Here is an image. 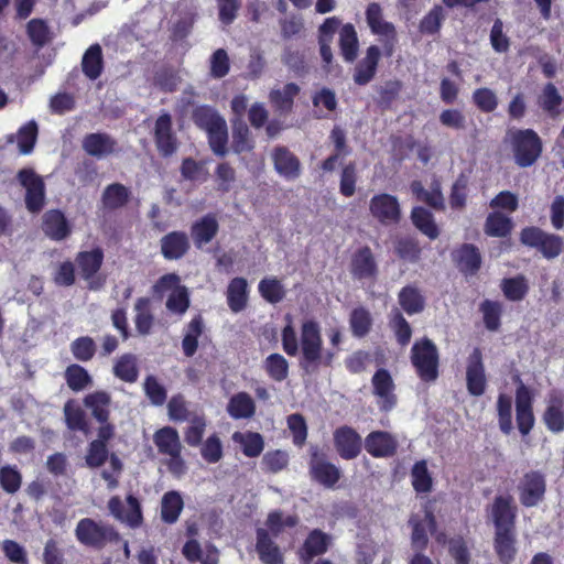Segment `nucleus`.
I'll return each mask as SVG.
<instances>
[{
	"instance_id": "f257e3e1",
	"label": "nucleus",
	"mask_w": 564,
	"mask_h": 564,
	"mask_svg": "<svg viewBox=\"0 0 564 564\" xmlns=\"http://www.w3.org/2000/svg\"><path fill=\"white\" fill-rule=\"evenodd\" d=\"M301 357L299 366L307 375H313L323 367H332L335 352L324 350L319 324L306 319L301 325L300 334Z\"/></svg>"
},
{
	"instance_id": "f03ea898",
	"label": "nucleus",
	"mask_w": 564,
	"mask_h": 564,
	"mask_svg": "<svg viewBox=\"0 0 564 564\" xmlns=\"http://www.w3.org/2000/svg\"><path fill=\"white\" fill-rule=\"evenodd\" d=\"M299 517L296 514H289L283 517L282 511L274 510L268 514L265 524L268 530H257V544L256 549L260 560L264 564H283V555L280 552L279 546L270 538V533L273 536H279L284 528H294L299 524Z\"/></svg>"
},
{
	"instance_id": "7ed1b4c3",
	"label": "nucleus",
	"mask_w": 564,
	"mask_h": 564,
	"mask_svg": "<svg viewBox=\"0 0 564 564\" xmlns=\"http://www.w3.org/2000/svg\"><path fill=\"white\" fill-rule=\"evenodd\" d=\"M514 163L521 167L534 165L543 152V141L533 129H516L508 132Z\"/></svg>"
},
{
	"instance_id": "20e7f679",
	"label": "nucleus",
	"mask_w": 564,
	"mask_h": 564,
	"mask_svg": "<svg viewBox=\"0 0 564 564\" xmlns=\"http://www.w3.org/2000/svg\"><path fill=\"white\" fill-rule=\"evenodd\" d=\"M411 364L421 381L430 383L440 376V354L432 339L415 340L410 354Z\"/></svg>"
},
{
	"instance_id": "39448f33",
	"label": "nucleus",
	"mask_w": 564,
	"mask_h": 564,
	"mask_svg": "<svg viewBox=\"0 0 564 564\" xmlns=\"http://www.w3.org/2000/svg\"><path fill=\"white\" fill-rule=\"evenodd\" d=\"M75 535L80 544L97 550H101L109 542H116L119 539V533L112 525L98 523L90 518H83L78 521Z\"/></svg>"
},
{
	"instance_id": "423d86ee",
	"label": "nucleus",
	"mask_w": 564,
	"mask_h": 564,
	"mask_svg": "<svg viewBox=\"0 0 564 564\" xmlns=\"http://www.w3.org/2000/svg\"><path fill=\"white\" fill-rule=\"evenodd\" d=\"M366 21L372 34L377 35L386 57L394 54L398 43V33L393 23L383 19L379 3L372 2L366 9Z\"/></svg>"
},
{
	"instance_id": "0eeeda50",
	"label": "nucleus",
	"mask_w": 564,
	"mask_h": 564,
	"mask_svg": "<svg viewBox=\"0 0 564 564\" xmlns=\"http://www.w3.org/2000/svg\"><path fill=\"white\" fill-rule=\"evenodd\" d=\"M366 21L372 34L377 35L386 57L394 54L398 43V33L393 23L383 19L379 3L372 2L366 9Z\"/></svg>"
},
{
	"instance_id": "6e6552de",
	"label": "nucleus",
	"mask_w": 564,
	"mask_h": 564,
	"mask_svg": "<svg viewBox=\"0 0 564 564\" xmlns=\"http://www.w3.org/2000/svg\"><path fill=\"white\" fill-rule=\"evenodd\" d=\"M520 241L529 248L536 249L547 260L557 258L564 250V240L561 236L535 226L524 227L520 232Z\"/></svg>"
},
{
	"instance_id": "1a4fd4ad",
	"label": "nucleus",
	"mask_w": 564,
	"mask_h": 564,
	"mask_svg": "<svg viewBox=\"0 0 564 564\" xmlns=\"http://www.w3.org/2000/svg\"><path fill=\"white\" fill-rule=\"evenodd\" d=\"M19 184L25 189V208L31 214H39L46 203L44 180L31 167H23L17 173Z\"/></svg>"
},
{
	"instance_id": "9d476101",
	"label": "nucleus",
	"mask_w": 564,
	"mask_h": 564,
	"mask_svg": "<svg viewBox=\"0 0 564 564\" xmlns=\"http://www.w3.org/2000/svg\"><path fill=\"white\" fill-rule=\"evenodd\" d=\"M308 452V473L312 480L325 488H334L341 477L340 468L328 462L327 454L318 445H311Z\"/></svg>"
},
{
	"instance_id": "9b49d317",
	"label": "nucleus",
	"mask_w": 564,
	"mask_h": 564,
	"mask_svg": "<svg viewBox=\"0 0 564 564\" xmlns=\"http://www.w3.org/2000/svg\"><path fill=\"white\" fill-rule=\"evenodd\" d=\"M517 490L520 503L525 508L536 507L546 492L545 475L540 470H529L520 478Z\"/></svg>"
},
{
	"instance_id": "f8f14e48",
	"label": "nucleus",
	"mask_w": 564,
	"mask_h": 564,
	"mask_svg": "<svg viewBox=\"0 0 564 564\" xmlns=\"http://www.w3.org/2000/svg\"><path fill=\"white\" fill-rule=\"evenodd\" d=\"M519 384L516 389V422L519 432L522 436L528 435L535 423L533 413L534 395L519 377H517Z\"/></svg>"
},
{
	"instance_id": "ddd939ff",
	"label": "nucleus",
	"mask_w": 564,
	"mask_h": 564,
	"mask_svg": "<svg viewBox=\"0 0 564 564\" xmlns=\"http://www.w3.org/2000/svg\"><path fill=\"white\" fill-rule=\"evenodd\" d=\"M153 140L162 158H171L176 153L180 142L173 130V120L169 112H163L156 118L153 128Z\"/></svg>"
},
{
	"instance_id": "4468645a",
	"label": "nucleus",
	"mask_w": 564,
	"mask_h": 564,
	"mask_svg": "<svg viewBox=\"0 0 564 564\" xmlns=\"http://www.w3.org/2000/svg\"><path fill=\"white\" fill-rule=\"evenodd\" d=\"M371 216L383 226L395 225L401 220V208L395 196L387 193L376 194L369 203Z\"/></svg>"
},
{
	"instance_id": "2eb2a0df",
	"label": "nucleus",
	"mask_w": 564,
	"mask_h": 564,
	"mask_svg": "<svg viewBox=\"0 0 564 564\" xmlns=\"http://www.w3.org/2000/svg\"><path fill=\"white\" fill-rule=\"evenodd\" d=\"M333 443L338 456L345 460L357 458L362 451L360 434L349 425L338 426L333 432Z\"/></svg>"
},
{
	"instance_id": "dca6fc26",
	"label": "nucleus",
	"mask_w": 564,
	"mask_h": 564,
	"mask_svg": "<svg viewBox=\"0 0 564 564\" xmlns=\"http://www.w3.org/2000/svg\"><path fill=\"white\" fill-rule=\"evenodd\" d=\"M517 511L511 496H496L491 505L495 532L516 531Z\"/></svg>"
},
{
	"instance_id": "f3484780",
	"label": "nucleus",
	"mask_w": 564,
	"mask_h": 564,
	"mask_svg": "<svg viewBox=\"0 0 564 564\" xmlns=\"http://www.w3.org/2000/svg\"><path fill=\"white\" fill-rule=\"evenodd\" d=\"M411 532V547L414 551L423 552L429 545V533L434 534L437 529L436 517L430 508L424 510V519L412 516L409 519Z\"/></svg>"
},
{
	"instance_id": "a211bd4d",
	"label": "nucleus",
	"mask_w": 564,
	"mask_h": 564,
	"mask_svg": "<svg viewBox=\"0 0 564 564\" xmlns=\"http://www.w3.org/2000/svg\"><path fill=\"white\" fill-rule=\"evenodd\" d=\"M466 387L473 397H480L485 393L487 387V378L485 365L482 361V352L476 347L467 358L466 367Z\"/></svg>"
},
{
	"instance_id": "6ab92c4d",
	"label": "nucleus",
	"mask_w": 564,
	"mask_h": 564,
	"mask_svg": "<svg viewBox=\"0 0 564 564\" xmlns=\"http://www.w3.org/2000/svg\"><path fill=\"white\" fill-rule=\"evenodd\" d=\"M365 449L373 458H390L398 453V438L388 431H372L364 442Z\"/></svg>"
},
{
	"instance_id": "aec40b11",
	"label": "nucleus",
	"mask_w": 564,
	"mask_h": 564,
	"mask_svg": "<svg viewBox=\"0 0 564 564\" xmlns=\"http://www.w3.org/2000/svg\"><path fill=\"white\" fill-rule=\"evenodd\" d=\"M332 542V535L321 529L310 531L297 553L301 563L311 564L315 557L328 551Z\"/></svg>"
},
{
	"instance_id": "412c9836",
	"label": "nucleus",
	"mask_w": 564,
	"mask_h": 564,
	"mask_svg": "<svg viewBox=\"0 0 564 564\" xmlns=\"http://www.w3.org/2000/svg\"><path fill=\"white\" fill-rule=\"evenodd\" d=\"M271 159L276 173L286 181H294L301 175V161L289 148L275 147L272 150Z\"/></svg>"
},
{
	"instance_id": "4be33fe9",
	"label": "nucleus",
	"mask_w": 564,
	"mask_h": 564,
	"mask_svg": "<svg viewBox=\"0 0 564 564\" xmlns=\"http://www.w3.org/2000/svg\"><path fill=\"white\" fill-rule=\"evenodd\" d=\"M126 501L128 505L126 512L123 510V503L118 496H113L109 499L108 509L117 520L126 522L131 528H137L143 520L140 501L133 495H128Z\"/></svg>"
},
{
	"instance_id": "5701e85b",
	"label": "nucleus",
	"mask_w": 564,
	"mask_h": 564,
	"mask_svg": "<svg viewBox=\"0 0 564 564\" xmlns=\"http://www.w3.org/2000/svg\"><path fill=\"white\" fill-rule=\"evenodd\" d=\"M341 20L338 17H329L318 26L317 30V42L319 46V55L323 61V68L327 72L330 70V66L334 61L332 51V43L334 35L339 29Z\"/></svg>"
},
{
	"instance_id": "b1692460",
	"label": "nucleus",
	"mask_w": 564,
	"mask_h": 564,
	"mask_svg": "<svg viewBox=\"0 0 564 564\" xmlns=\"http://www.w3.org/2000/svg\"><path fill=\"white\" fill-rule=\"evenodd\" d=\"M382 54L383 52L378 45L371 44L367 47L365 56L357 62L354 68L352 78L356 85L365 86L376 77Z\"/></svg>"
},
{
	"instance_id": "393cba45",
	"label": "nucleus",
	"mask_w": 564,
	"mask_h": 564,
	"mask_svg": "<svg viewBox=\"0 0 564 564\" xmlns=\"http://www.w3.org/2000/svg\"><path fill=\"white\" fill-rule=\"evenodd\" d=\"M191 249V241L183 230H173L160 239V251L167 261H176L184 258Z\"/></svg>"
},
{
	"instance_id": "a878e982",
	"label": "nucleus",
	"mask_w": 564,
	"mask_h": 564,
	"mask_svg": "<svg viewBox=\"0 0 564 564\" xmlns=\"http://www.w3.org/2000/svg\"><path fill=\"white\" fill-rule=\"evenodd\" d=\"M350 273L357 280H375L378 264L372 250L364 246L355 251L350 260Z\"/></svg>"
},
{
	"instance_id": "bb28decb",
	"label": "nucleus",
	"mask_w": 564,
	"mask_h": 564,
	"mask_svg": "<svg viewBox=\"0 0 564 564\" xmlns=\"http://www.w3.org/2000/svg\"><path fill=\"white\" fill-rule=\"evenodd\" d=\"M83 150L90 156L101 159L118 152V142L106 132L87 133L82 141Z\"/></svg>"
},
{
	"instance_id": "cd10ccee",
	"label": "nucleus",
	"mask_w": 564,
	"mask_h": 564,
	"mask_svg": "<svg viewBox=\"0 0 564 564\" xmlns=\"http://www.w3.org/2000/svg\"><path fill=\"white\" fill-rule=\"evenodd\" d=\"M41 228L46 237L62 241L72 234V226L59 209H48L42 217Z\"/></svg>"
},
{
	"instance_id": "c85d7f7f",
	"label": "nucleus",
	"mask_w": 564,
	"mask_h": 564,
	"mask_svg": "<svg viewBox=\"0 0 564 564\" xmlns=\"http://www.w3.org/2000/svg\"><path fill=\"white\" fill-rule=\"evenodd\" d=\"M104 259L105 253L100 247H96L91 250L79 251L76 254L75 262L79 270L80 276L85 281L90 282V289H96L93 279L101 269Z\"/></svg>"
},
{
	"instance_id": "c756f323",
	"label": "nucleus",
	"mask_w": 564,
	"mask_h": 564,
	"mask_svg": "<svg viewBox=\"0 0 564 564\" xmlns=\"http://www.w3.org/2000/svg\"><path fill=\"white\" fill-rule=\"evenodd\" d=\"M373 394L381 400L380 409L390 411L397 404V397L393 393L394 382L387 369H378L372 377Z\"/></svg>"
},
{
	"instance_id": "7c9ffc66",
	"label": "nucleus",
	"mask_w": 564,
	"mask_h": 564,
	"mask_svg": "<svg viewBox=\"0 0 564 564\" xmlns=\"http://www.w3.org/2000/svg\"><path fill=\"white\" fill-rule=\"evenodd\" d=\"M219 231V223L213 213H208L195 220L191 226V236L196 248L209 243Z\"/></svg>"
},
{
	"instance_id": "2f4dec72",
	"label": "nucleus",
	"mask_w": 564,
	"mask_h": 564,
	"mask_svg": "<svg viewBox=\"0 0 564 564\" xmlns=\"http://www.w3.org/2000/svg\"><path fill=\"white\" fill-rule=\"evenodd\" d=\"M458 270L464 275H475L481 268L482 258L479 249L473 243H463L454 253Z\"/></svg>"
},
{
	"instance_id": "473e14b6",
	"label": "nucleus",
	"mask_w": 564,
	"mask_h": 564,
	"mask_svg": "<svg viewBox=\"0 0 564 564\" xmlns=\"http://www.w3.org/2000/svg\"><path fill=\"white\" fill-rule=\"evenodd\" d=\"M338 32V47L344 62H356L359 53V39L356 28L351 23L341 24Z\"/></svg>"
},
{
	"instance_id": "72a5a7b5",
	"label": "nucleus",
	"mask_w": 564,
	"mask_h": 564,
	"mask_svg": "<svg viewBox=\"0 0 564 564\" xmlns=\"http://www.w3.org/2000/svg\"><path fill=\"white\" fill-rule=\"evenodd\" d=\"M131 191L122 183L107 185L101 194L100 203L105 212H116L123 208L131 199Z\"/></svg>"
},
{
	"instance_id": "f704fd0d",
	"label": "nucleus",
	"mask_w": 564,
	"mask_h": 564,
	"mask_svg": "<svg viewBox=\"0 0 564 564\" xmlns=\"http://www.w3.org/2000/svg\"><path fill=\"white\" fill-rule=\"evenodd\" d=\"M134 325L138 335L148 336L152 333L155 317L152 310V301L148 296L138 297L134 303Z\"/></svg>"
},
{
	"instance_id": "c9c22d12",
	"label": "nucleus",
	"mask_w": 564,
	"mask_h": 564,
	"mask_svg": "<svg viewBox=\"0 0 564 564\" xmlns=\"http://www.w3.org/2000/svg\"><path fill=\"white\" fill-rule=\"evenodd\" d=\"M226 411L234 420H249L254 416L257 405L248 392L240 391L230 397Z\"/></svg>"
},
{
	"instance_id": "e433bc0d",
	"label": "nucleus",
	"mask_w": 564,
	"mask_h": 564,
	"mask_svg": "<svg viewBox=\"0 0 564 564\" xmlns=\"http://www.w3.org/2000/svg\"><path fill=\"white\" fill-rule=\"evenodd\" d=\"M564 400L562 394L552 393L543 413L542 420L546 429L553 433L564 431Z\"/></svg>"
},
{
	"instance_id": "4c0bfd02",
	"label": "nucleus",
	"mask_w": 564,
	"mask_h": 564,
	"mask_svg": "<svg viewBox=\"0 0 564 564\" xmlns=\"http://www.w3.org/2000/svg\"><path fill=\"white\" fill-rule=\"evenodd\" d=\"M153 442L161 455L177 456V453H182L178 432L172 426L159 429L153 435Z\"/></svg>"
},
{
	"instance_id": "58836bf2",
	"label": "nucleus",
	"mask_w": 564,
	"mask_h": 564,
	"mask_svg": "<svg viewBox=\"0 0 564 564\" xmlns=\"http://www.w3.org/2000/svg\"><path fill=\"white\" fill-rule=\"evenodd\" d=\"M494 550L501 564H511L517 555V532H495Z\"/></svg>"
},
{
	"instance_id": "ea45409f",
	"label": "nucleus",
	"mask_w": 564,
	"mask_h": 564,
	"mask_svg": "<svg viewBox=\"0 0 564 564\" xmlns=\"http://www.w3.org/2000/svg\"><path fill=\"white\" fill-rule=\"evenodd\" d=\"M227 304L231 312L239 313L247 307L248 303V282L242 276H236L230 280L227 286Z\"/></svg>"
},
{
	"instance_id": "a19ab883",
	"label": "nucleus",
	"mask_w": 564,
	"mask_h": 564,
	"mask_svg": "<svg viewBox=\"0 0 564 564\" xmlns=\"http://www.w3.org/2000/svg\"><path fill=\"white\" fill-rule=\"evenodd\" d=\"M39 127L34 120H30L19 128L17 134H8L7 143L18 142L19 152L23 155L30 154L36 143Z\"/></svg>"
},
{
	"instance_id": "79ce46f5",
	"label": "nucleus",
	"mask_w": 564,
	"mask_h": 564,
	"mask_svg": "<svg viewBox=\"0 0 564 564\" xmlns=\"http://www.w3.org/2000/svg\"><path fill=\"white\" fill-rule=\"evenodd\" d=\"M300 93V86L295 83H288L282 89H272L269 100L273 108L280 113H290L293 110L294 98Z\"/></svg>"
},
{
	"instance_id": "37998d69",
	"label": "nucleus",
	"mask_w": 564,
	"mask_h": 564,
	"mask_svg": "<svg viewBox=\"0 0 564 564\" xmlns=\"http://www.w3.org/2000/svg\"><path fill=\"white\" fill-rule=\"evenodd\" d=\"M104 67L105 63L101 46L98 43L90 45L82 58V70L84 75L90 80H96L101 76Z\"/></svg>"
},
{
	"instance_id": "c03bdc74",
	"label": "nucleus",
	"mask_w": 564,
	"mask_h": 564,
	"mask_svg": "<svg viewBox=\"0 0 564 564\" xmlns=\"http://www.w3.org/2000/svg\"><path fill=\"white\" fill-rule=\"evenodd\" d=\"M348 323L355 338H365L372 329L373 317L367 307L359 305L350 311Z\"/></svg>"
},
{
	"instance_id": "a18cd8bd",
	"label": "nucleus",
	"mask_w": 564,
	"mask_h": 564,
	"mask_svg": "<svg viewBox=\"0 0 564 564\" xmlns=\"http://www.w3.org/2000/svg\"><path fill=\"white\" fill-rule=\"evenodd\" d=\"M111 397L106 391H95L84 398V404L91 411V415L99 423H106L110 417Z\"/></svg>"
},
{
	"instance_id": "49530a36",
	"label": "nucleus",
	"mask_w": 564,
	"mask_h": 564,
	"mask_svg": "<svg viewBox=\"0 0 564 564\" xmlns=\"http://www.w3.org/2000/svg\"><path fill=\"white\" fill-rule=\"evenodd\" d=\"M398 302L408 315L419 314L425 308V297L414 285H405L398 293Z\"/></svg>"
},
{
	"instance_id": "de8ad7c7",
	"label": "nucleus",
	"mask_w": 564,
	"mask_h": 564,
	"mask_svg": "<svg viewBox=\"0 0 564 564\" xmlns=\"http://www.w3.org/2000/svg\"><path fill=\"white\" fill-rule=\"evenodd\" d=\"M204 328V318L200 314L195 315L187 324L182 339V349L186 357H193L196 354L198 349V338L203 335Z\"/></svg>"
},
{
	"instance_id": "09e8293b",
	"label": "nucleus",
	"mask_w": 564,
	"mask_h": 564,
	"mask_svg": "<svg viewBox=\"0 0 564 564\" xmlns=\"http://www.w3.org/2000/svg\"><path fill=\"white\" fill-rule=\"evenodd\" d=\"M63 412L66 426L69 431L82 432L86 435L89 433V424L86 413L75 400L69 399L66 401Z\"/></svg>"
},
{
	"instance_id": "8fccbe9b",
	"label": "nucleus",
	"mask_w": 564,
	"mask_h": 564,
	"mask_svg": "<svg viewBox=\"0 0 564 564\" xmlns=\"http://www.w3.org/2000/svg\"><path fill=\"white\" fill-rule=\"evenodd\" d=\"M411 220L415 228L431 240L440 236V229L434 220L433 214L421 206L413 207L411 210Z\"/></svg>"
},
{
	"instance_id": "3c124183",
	"label": "nucleus",
	"mask_w": 564,
	"mask_h": 564,
	"mask_svg": "<svg viewBox=\"0 0 564 564\" xmlns=\"http://www.w3.org/2000/svg\"><path fill=\"white\" fill-rule=\"evenodd\" d=\"M184 508V501L178 491L171 490L163 495L161 501V520L164 523H175Z\"/></svg>"
},
{
	"instance_id": "603ef678",
	"label": "nucleus",
	"mask_w": 564,
	"mask_h": 564,
	"mask_svg": "<svg viewBox=\"0 0 564 564\" xmlns=\"http://www.w3.org/2000/svg\"><path fill=\"white\" fill-rule=\"evenodd\" d=\"M500 289L508 301H522L529 292V283L523 274L505 278L500 282Z\"/></svg>"
},
{
	"instance_id": "864d4df0",
	"label": "nucleus",
	"mask_w": 564,
	"mask_h": 564,
	"mask_svg": "<svg viewBox=\"0 0 564 564\" xmlns=\"http://www.w3.org/2000/svg\"><path fill=\"white\" fill-rule=\"evenodd\" d=\"M484 326L489 332H498L501 327L503 305L499 301L484 300L479 305Z\"/></svg>"
},
{
	"instance_id": "5fc2aeb1",
	"label": "nucleus",
	"mask_w": 564,
	"mask_h": 564,
	"mask_svg": "<svg viewBox=\"0 0 564 564\" xmlns=\"http://www.w3.org/2000/svg\"><path fill=\"white\" fill-rule=\"evenodd\" d=\"M511 218L499 212L490 213L485 221L484 231L489 237L505 238L512 231Z\"/></svg>"
},
{
	"instance_id": "6e6d98bb",
	"label": "nucleus",
	"mask_w": 564,
	"mask_h": 564,
	"mask_svg": "<svg viewBox=\"0 0 564 564\" xmlns=\"http://www.w3.org/2000/svg\"><path fill=\"white\" fill-rule=\"evenodd\" d=\"M206 133L212 152L216 156L225 158L228 153V127L226 120H221V122L207 130Z\"/></svg>"
},
{
	"instance_id": "4d7b16f0",
	"label": "nucleus",
	"mask_w": 564,
	"mask_h": 564,
	"mask_svg": "<svg viewBox=\"0 0 564 564\" xmlns=\"http://www.w3.org/2000/svg\"><path fill=\"white\" fill-rule=\"evenodd\" d=\"M538 104L550 117L555 118L561 112L563 97L553 83H547L538 98Z\"/></svg>"
},
{
	"instance_id": "13d9d810",
	"label": "nucleus",
	"mask_w": 564,
	"mask_h": 564,
	"mask_svg": "<svg viewBox=\"0 0 564 564\" xmlns=\"http://www.w3.org/2000/svg\"><path fill=\"white\" fill-rule=\"evenodd\" d=\"M232 440L241 445L243 455L250 458L258 457L264 448L263 437L257 432H235Z\"/></svg>"
},
{
	"instance_id": "bf43d9fd",
	"label": "nucleus",
	"mask_w": 564,
	"mask_h": 564,
	"mask_svg": "<svg viewBox=\"0 0 564 564\" xmlns=\"http://www.w3.org/2000/svg\"><path fill=\"white\" fill-rule=\"evenodd\" d=\"M113 375L124 382H135L139 376L137 357L129 352L120 356L113 366Z\"/></svg>"
},
{
	"instance_id": "052dcab7",
	"label": "nucleus",
	"mask_w": 564,
	"mask_h": 564,
	"mask_svg": "<svg viewBox=\"0 0 564 564\" xmlns=\"http://www.w3.org/2000/svg\"><path fill=\"white\" fill-rule=\"evenodd\" d=\"M191 118L194 124L205 132L224 120L217 110L209 105L194 107Z\"/></svg>"
},
{
	"instance_id": "680f3d73",
	"label": "nucleus",
	"mask_w": 564,
	"mask_h": 564,
	"mask_svg": "<svg viewBox=\"0 0 564 564\" xmlns=\"http://www.w3.org/2000/svg\"><path fill=\"white\" fill-rule=\"evenodd\" d=\"M64 378L68 388L74 392L83 391L93 382L88 371L78 364L67 366Z\"/></svg>"
},
{
	"instance_id": "e2e57ef3",
	"label": "nucleus",
	"mask_w": 564,
	"mask_h": 564,
	"mask_svg": "<svg viewBox=\"0 0 564 564\" xmlns=\"http://www.w3.org/2000/svg\"><path fill=\"white\" fill-rule=\"evenodd\" d=\"M231 148L237 154L250 152L254 148V141L251 137V132L243 121L234 123Z\"/></svg>"
},
{
	"instance_id": "0e129e2a",
	"label": "nucleus",
	"mask_w": 564,
	"mask_h": 564,
	"mask_svg": "<svg viewBox=\"0 0 564 564\" xmlns=\"http://www.w3.org/2000/svg\"><path fill=\"white\" fill-rule=\"evenodd\" d=\"M263 368L273 381L282 382L289 376V362L284 356L274 352L269 355L263 361Z\"/></svg>"
},
{
	"instance_id": "69168bd1",
	"label": "nucleus",
	"mask_w": 564,
	"mask_h": 564,
	"mask_svg": "<svg viewBox=\"0 0 564 564\" xmlns=\"http://www.w3.org/2000/svg\"><path fill=\"white\" fill-rule=\"evenodd\" d=\"M411 481L417 494H427L433 488V478L425 460L416 462L411 469Z\"/></svg>"
},
{
	"instance_id": "338daca9",
	"label": "nucleus",
	"mask_w": 564,
	"mask_h": 564,
	"mask_svg": "<svg viewBox=\"0 0 564 564\" xmlns=\"http://www.w3.org/2000/svg\"><path fill=\"white\" fill-rule=\"evenodd\" d=\"M446 19L445 10L442 6L435 4L420 21L419 30L422 34H437Z\"/></svg>"
},
{
	"instance_id": "774afa93",
	"label": "nucleus",
	"mask_w": 564,
	"mask_h": 564,
	"mask_svg": "<svg viewBox=\"0 0 564 564\" xmlns=\"http://www.w3.org/2000/svg\"><path fill=\"white\" fill-rule=\"evenodd\" d=\"M26 34L36 47H43L51 41V31L47 22L40 18L31 19L26 23Z\"/></svg>"
}]
</instances>
